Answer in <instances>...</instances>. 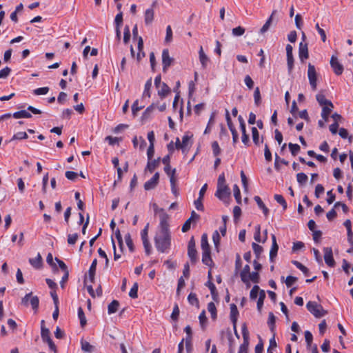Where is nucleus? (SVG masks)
<instances>
[{"label": "nucleus", "mask_w": 353, "mask_h": 353, "mask_svg": "<svg viewBox=\"0 0 353 353\" xmlns=\"http://www.w3.org/2000/svg\"><path fill=\"white\" fill-rule=\"evenodd\" d=\"M323 252H324V260L325 263L329 267H334L335 265V261L333 258V253H332V248H323Z\"/></svg>", "instance_id": "10"}, {"label": "nucleus", "mask_w": 353, "mask_h": 353, "mask_svg": "<svg viewBox=\"0 0 353 353\" xmlns=\"http://www.w3.org/2000/svg\"><path fill=\"white\" fill-rule=\"evenodd\" d=\"M202 262L208 266L212 265V260L210 256V250L203 251Z\"/></svg>", "instance_id": "26"}, {"label": "nucleus", "mask_w": 353, "mask_h": 353, "mask_svg": "<svg viewBox=\"0 0 353 353\" xmlns=\"http://www.w3.org/2000/svg\"><path fill=\"white\" fill-rule=\"evenodd\" d=\"M239 315V311L235 304L232 303L230 305V320L233 324L234 328L236 327L237 317Z\"/></svg>", "instance_id": "15"}, {"label": "nucleus", "mask_w": 353, "mask_h": 353, "mask_svg": "<svg viewBox=\"0 0 353 353\" xmlns=\"http://www.w3.org/2000/svg\"><path fill=\"white\" fill-rule=\"evenodd\" d=\"M154 108H155V106H154V103L149 105L143 112V113L142 114V119H147L150 116L151 113L153 112Z\"/></svg>", "instance_id": "48"}, {"label": "nucleus", "mask_w": 353, "mask_h": 353, "mask_svg": "<svg viewBox=\"0 0 353 353\" xmlns=\"http://www.w3.org/2000/svg\"><path fill=\"white\" fill-rule=\"evenodd\" d=\"M81 350L83 352H89V353H91L94 350V347L93 345H90V343H88V341H84L83 339L81 341Z\"/></svg>", "instance_id": "30"}, {"label": "nucleus", "mask_w": 353, "mask_h": 353, "mask_svg": "<svg viewBox=\"0 0 353 353\" xmlns=\"http://www.w3.org/2000/svg\"><path fill=\"white\" fill-rule=\"evenodd\" d=\"M245 29L241 26H238L232 29V34L235 37H239L244 34Z\"/></svg>", "instance_id": "61"}, {"label": "nucleus", "mask_w": 353, "mask_h": 353, "mask_svg": "<svg viewBox=\"0 0 353 353\" xmlns=\"http://www.w3.org/2000/svg\"><path fill=\"white\" fill-rule=\"evenodd\" d=\"M157 88L158 89V95L161 99L165 98L170 92V88L164 82H163L162 84L160 85V88Z\"/></svg>", "instance_id": "17"}, {"label": "nucleus", "mask_w": 353, "mask_h": 353, "mask_svg": "<svg viewBox=\"0 0 353 353\" xmlns=\"http://www.w3.org/2000/svg\"><path fill=\"white\" fill-rule=\"evenodd\" d=\"M289 149L291 152L292 155L296 156L300 151V146L296 143H290L288 144Z\"/></svg>", "instance_id": "46"}, {"label": "nucleus", "mask_w": 353, "mask_h": 353, "mask_svg": "<svg viewBox=\"0 0 353 353\" xmlns=\"http://www.w3.org/2000/svg\"><path fill=\"white\" fill-rule=\"evenodd\" d=\"M97 259H94L92 261L91 265L88 270L89 279L91 283H93L94 281V276H95V272H96V269H97Z\"/></svg>", "instance_id": "20"}, {"label": "nucleus", "mask_w": 353, "mask_h": 353, "mask_svg": "<svg viewBox=\"0 0 353 353\" xmlns=\"http://www.w3.org/2000/svg\"><path fill=\"white\" fill-rule=\"evenodd\" d=\"M30 304L34 312H37L39 305V299L37 296H32L30 299Z\"/></svg>", "instance_id": "35"}, {"label": "nucleus", "mask_w": 353, "mask_h": 353, "mask_svg": "<svg viewBox=\"0 0 353 353\" xmlns=\"http://www.w3.org/2000/svg\"><path fill=\"white\" fill-rule=\"evenodd\" d=\"M330 65L336 75H341L343 72V66L339 61L336 57L332 55L330 59Z\"/></svg>", "instance_id": "9"}, {"label": "nucleus", "mask_w": 353, "mask_h": 353, "mask_svg": "<svg viewBox=\"0 0 353 353\" xmlns=\"http://www.w3.org/2000/svg\"><path fill=\"white\" fill-rule=\"evenodd\" d=\"M152 88V79H149L145 84V87H144V91H143V97H148L150 98V89Z\"/></svg>", "instance_id": "33"}, {"label": "nucleus", "mask_w": 353, "mask_h": 353, "mask_svg": "<svg viewBox=\"0 0 353 353\" xmlns=\"http://www.w3.org/2000/svg\"><path fill=\"white\" fill-rule=\"evenodd\" d=\"M292 263L298 268L304 274L305 276H309L310 271L307 267L303 265L301 263L297 261H292Z\"/></svg>", "instance_id": "32"}, {"label": "nucleus", "mask_w": 353, "mask_h": 353, "mask_svg": "<svg viewBox=\"0 0 353 353\" xmlns=\"http://www.w3.org/2000/svg\"><path fill=\"white\" fill-rule=\"evenodd\" d=\"M13 117L15 119H21V118H30L32 115L27 110H23L18 112H16L13 114Z\"/></svg>", "instance_id": "31"}, {"label": "nucleus", "mask_w": 353, "mask_h": 353, "mask_svg": "<svg viewBox=\"0 0 353 353\" xmlns=\"http://www.w3.org/2000/svg\"><path fill=\"white\" fill-rule=\"evenodd\" d=\"M252 140L255 145H259V132L256 128H252Z\"/></svg>", "instance_id": "45"}, {"label": "nucleus", "mask_w": 353, "mask_h": 353, "mask_svg": "<svg viewBox=\"0 0 353 353\" xmlns=\"http://www.w3.org/2000/svg\"><path fill=\"white\" fill-rule=\"evenodd\" d=\"M276 317L272 312H270L268 315V325L270 329L273 331L275 325Z\"/></svg>", "instance_id": "49"}, {"label": "nucleus", "mask_w": 353, "mask_h": 353, "mask_svg": "<svg viewBox=\"0 0 353 353\" xmlns=\"http://www.w3.org/2000/svg\"><path fill=\"white\" fill-rule=\"evenodd\" d=\"M119 303L117 300L112 301L108 307V312L109 314L115 313L119 308Z\"/></svg>", "instance_id": "29"}, {"label": "nucleus", "mask_w": 353, "mask_h": 353, "mask_svg": "<svg viewBox=\"0 0 353 353\" xmlns=\"http://www.w3.org/2000/svg\"><path fill=\"white\" fill-rule=\"evenodd\" d=\"M11 69L9 67H6L0 70V79H6L10 74Z\"/></svg>", "instance_id": "60"}, {"label": "nucleus", "mask_w": 353, "mask_h": 353, "mask_svg": "<svg viewBox=\"0 0 353 353\" xmlns=\"http://www.w3.org/2000/svg\"><path fill=\"white\" fill-rule=\"evenodd\" d=\"M299 56L301 62H303L309 57L307 43L301 42L299 47Z\"/></svg>", "instance_id": "13"}, {"label": "nucleus", "mask_w": 353, "mask_h": 353, "mask_svg": "<svg viewBox=\"0 0 353 353\" xmlns=\"http://www.w3.org/2000/svg\"><path fill=\"white\" fill-rule=\"evenodd\" d=\"M296 179L298 183L303 185L307 183L308 177L305 173L300 172L296 174Z\"/></svg>", "instance_id": "39"}, {"label": "nucleus", "mask_w": 353, "mask_h": 353, "mask_svg": "<svg viewBox=\"0 0 353 353\" xmlns=\"http://www.w3.org/2000/svg\"><path fill=\"white\" fill-rule=\"evenodd\" d=\"M212 149L214 156L217 157L221 154V150L217 141H215L212 143Z\"/></svg>", "instance_id": "54"}, {"label": "nucleus", "mask_w": 353, "mask_h": 353, "mask_svg": "<svg viewBox=\"0 0 353 353\" xmlns=\"http://www.w3.org/2000/svg\"><path fill=\"white\" fill-rule=\"evenodd\" d=\"M49 91L48 87L39 88L33 90V93L35 95H44L46 94Z\"/></svg>", "instance_id": "56"}, {"label": "nucleus", "mask_w": 353, "mask_h": 353, "mask_svg": "<svg viewBox=\"0 0 353 353\" xmlns=\"http://www.w3.org/2000/svg\"><path fill=\"white\" fill-rule=\"evenodd\" d=\"M199 61L201 63V65L203 68H205L207 67V65L209 62V58L205 54L203 47L201 46L199 51Z\"/></svg>", "instance_id": "19"}, {"label": "nucleus", "mask_w": 353, "mask_h": 353, "mask_svg": "<svg viewBox=\"0 0 353 353\" xmlns=\"http://www.w3.org/2000/svg\"><path fill=\"white\" fill-rule=\"evenodd\" d=\"M306 307L316 318L323 317L327 314V311L323 308L322 305L314 301L307 302Z\"/></svg>", "instance_id": "2"}, {"label": "nucleus", "mask_w": 353, "mask_h": 353, "mask_svg": "<svg viewBox=\"0 0 353 353\" xmlns=\"http://www.w3.org/2000/svg\"><path fill=\"white\" fill-rule=\"evenodd\" d=\"M316 101H318V103L322 105V106H327V105H329L330 106L331 108H333V104L332 103L327 100L325 97L322 94H318L316 96Z\"/></svg>", "instance_id": "21"}, {"label": "nucleus", "mask_w": 353, "mask_h": 353, "mask_svg": "<svg viewBox=\"0 0 353 353\" xmlns=\"http://www.w3.org/2000/svg\"><path fill=\"white\" fill-rule=\"evenodd\" d=\"M41 336L44 343L48 341H50L51 339V337L49 329L45 327V326H41Z\"/></svg>", "instance_id": "27"}, {"label": "nucleus", "mask_w": 353, "mask_h": 353, "mask_svg": "<svg viewBox=\"0 0 353 353\" xmlns=\"http://www.w3.org/2000/svg\"><path fill=\"white\" fill-rule=\"evenodd\" d=\"M274 199L278 203L282 205L283 209L285 210L288 208L287 202L284 197L281 194H275Z\"/></svg>", "instance_id": "38"}, {"label": "nucleus", "mask_w": 353, "mask_h": 353, "mask_svg": "<svg viewBox=\"0 0 353 353\" xmlns=\"http://www.w3.org/2000/svg\"><path fill=\"white\" fill-rule=\"evenodd\" d=\"M160 158L148 160L146 169L152 172L159 165Z\"/></svg>", "instance_id": "25"}, {"label": "nucleus", "mask_w": 353, "mask_h": 353, "mask_svg": "<svg viewBox=\"0 0 353 353\" xmlns=\"http://www.w3.org/2000/svg\"><path fill=\"white\" fill-rule=\"evenodd\" d=\"M287 65L288 72L290 73L294 68V58L292 54V46L290 44L286 46Z\"/></svg>", "instance_id": "11"}, {"label": "nucleus", "mask_w": 353, "mask_h": 353, "mask_svg": "<svg viewBox=\"0 0 353 353\" xmlns=\"http://www.w3.org/2000/svg\"><path fill=\"white\" fill-rule=\"evenodd\" d=\"M252 248L253 249L254 254L256 255V259H259L263 250V248L256 243H252Z\"/></svg>", "instance_id": "40"}, {"label": "nucleus", "mask_w": 353, "mask_h": 353, "mask_svg": "<svg viewBox=\"0 0 353 353\" xmlns=\"http://www.w3.org/2000/svg\"><path fill=\"white\" fill-rule=\"evenodd\" d=\"M231 194L230 189L227 185H217L215 196L222 201L228 203Z\"/></svg>", "instance_id": "4"}, {"label": "nucleus", "mask_w": 353, "mask_h": 353, "mask_svg": "<svg viewBox=\"0 0 353 353\" xmlns=\"http://www.w3.org/2000/svg\"><path fill=\"white\" fill-rule=\"evenodd\" d=\"M208 310L210 313L212 319L214 320L216 319L217 316L216 308L215 304L213 302H210L208 304Z\"/></svg>", "instance_id": "37"}, {"label": "nucleus", "mask_w": 353, "mask_h": 353, "mask_svg": "<svg viewBox=\"0 0 353 353\" xmlns=\"http://www.w3.org/2000/svg\"><path fill=\"white\" fill-rule=\"evenodd\" d=\"M160 214H159V219H160V223H159V230H163V231H170L169 229V216L168 214L164 211L163 209L159 210Z\"/></svg>", "instance_id": "5"}, {"label": "nucleus", "mask_w": 353, "mask_h": 353, "mask_svg": "<svg viewBox=\"0 0 353 353\" xmlns=\"http://www.w3.org/2000/svg\"><path fill=\"white\" fill-rule=\"evenodd\" d=\"M254 201L256 202L259 208L263 210V212L265 216H267L269 214L268 208L265 205L259 196H255L254 197Z\"/></svg>", "instance_id": "24"}, {"label": "nucleus", "mask_w": 353, "mask_h": 353, "mask_svg": "<svg viewBox=\"0 0 353 353\" xmlns=\"http://www.w3.org/2000/svg\"><path fill=\"white\" fill-rule=\"evenodd\" d=\"M138 283H134V285H132V287L131 288L130 290V292H129V296L130 297H131L132 299H136L137 298L138 296Z\"/></svg>", "instance_id": "52"}, {"label": "nucleus", "mask_w": 353, "mask_h": 353, "mask_svg": "<svg viewBox=\"0 0 353 353\" xmlns=\"http://www.w3.org/2000/svg\"><path fill=\"white\" fill-rule=\"evenodd\" d=\"M220 235H219V233L217 230H215L214 232H213V234H212V240H213V242H214V246L217 248L219 245V243H220Z\"/></svg>", "instance_id": "64"}, {"label": "nucleus", "mask_w": 353, "mask_h": 353, "mask_svg": "<svg viewBox=\"0 0 353 353\" xmlns=\"http://www.w3.org/2000/svg\"><path fill=\"white\" fill-rule=\"evenodd\" d=\"M250 268L249 265H245L242 270V271L240 272V276L241 279V281L246 285L249 284V278L248 274L250 273Z\"/></svg>", "instance_id": "16"}, {"label": "nucleus", "mask_w": 353, "mask_h": 353, "mask_svg": "<svg viewBox=\"0 0 353 353\" xmlns=\"http://www.w3.org/2000/svg\"><path fill=\"white\" fill-rule=\"evenodd\" d=\"M77 239H78V234L77 233L68 235V243L70 245L75 244Z\"/></svg>", "instance_id": "63"}, {"label": "nucleus", "mask_w": 353, "mask_h": 353, "mask_svg": "<svg viewBox=\"0 0 353 353\" xmlns=\"http://www.w3.org/2000/svg\"><path fill=\"white\" fill-rule=\"evenodd\" d=\"M188 300L190 305L199 306V302L196 294L190 293L188 296Z\"/></svg>", "instance_id": "41"}, {"label": "nucleus", "mask_w": 353, "mask_h": 353, "mask_svg": "<svg viewBox=\"0 0 353 353\" xmlns=\"http://www.w3.org/2000/svg\"><path fill=\"white\" fill-rule=\"evenodd\" d=\"M179 308L178 305L176 303L174 306L172 313L171 314V319L174 321H177L179 316Z\"/></svg>", "instance_id": "59"}, {"label": "nucleus", "mask_w": 353, "mask_h": 353, "mask_svg": "<svg viewBox=\"0 0 353 353\" xmlns=\"http://www.w3.org/2000/svg\"><path fill=\"white\" fill-rule=\"evenodd\" d=\"M233 192H234V196L236 199V201L240 204L241 203V192L239 186L235 184L233 186Z\"/></svg>", "instance_id": "43"}, {"label": "nucleus", "mask_w": 353, "mask_h": 353, "mask_svg": "<svg viewBox=\"0 0 353 353\" xmlns=\"http://www.w3.org/2000/svg\"><path fill=\"white\" fill-rule=\"evenodd\" d=\"M78 317L80 321L81 326L84 327L87 323V320L84 312L81 307L78 308Z\"/></svg>", "instance_id": "36"}, {"label": "nucleus", "mask_w": 353, "mask_h": 353, "mask_svg": "<svg viewBox=\"0 0 353 353\" xmlns=\"http://www.w3.org/2000/svg\"><path fill=\"white\" fill-rule=\"evenodd\" d=\"M332 108L329 105H327V106H323V108H322V112H321V117H323V119L325 120V121H327V119H328V117L330 115V114L332 112Z\"/></svg>", "instance_id": "47"}, {"label": "nucleus", "mask_w": 353, "mask_h": 353, "mask_svg": "<svg viewBox=\"0 0 353 353\" xmlns=\"http://www.w3.org/2000/svg\"><path fill=\"white\" fill-rule=\"evenodd\" d=\"M32 295V292L26 294L25 296L21 299V304L23 306L28 307Z\"/></svg>", "instance_id": "62"}, {"label": "nucleus", "mask_w": 353, "mask_h": 353, "mask_svg": "<svg viewBox=\"0 0 353 353\" xmlns=\"http://www.w3.org/2000/svg\"><path fill=\"white\" fill-rule=\"evenodd\" d=\"M199 323L202 327V329H205L206 323H207V317L205 316V311H203L199 316Z\"/></svg>", "instance_id": "57"}, {"label": "nucleus", "mask_w": 353, "mask_h": 353, "mask_svg": "<svg viewBox=\"0 0 353 353\" xmlns=\"http://www.w3.org/2000/svg\"><path fill=\"white\" fill-rule=\"evenodd\" d=\"M254 99L255 105L258 106L261 103V101L260 90L258 87H256L254 90Z\"/></svg>", "instance_id": "53"}, {"label": "nucleus", "mask_w": 353, "mask_h": 353, "mask_svg": "<svg viewBox=\"0 0 353 353\" xmlns=\"http://www.w3.org/2000/svg\"><path fill=\"white\" fill-rule=\"evenodd\" d=\"M265 298V291L261 290L259 292V299L257 301V304H256L257 310L259 312L261 311V308L263 305V301H264Z\"/></svg>", "instance_id": "34"}, {"label": "nucleus", "mask_w": 353, "mask_h": 353, "mask_svg": "<svg viewBox=\"0 0 353 353\" xmlns=\"http://www.w3.org/2000/svg\"><path fill=\"white\" fill-rule=\"evenodd\" d=\"M188 255L190 257L192 263H195L197 259V252L195 246V241L194 237H192L188 242Z\"/></svg>", "instance_id": "7"}, {"label": "nucleus", "mask_w": 353, "mask_h": 353, "mask_svg": "<svg viewBox=\"0 0 353 353\" xmlns=\"http://www.w3.org/2000/svg\"><path fill=\"white\" fill-rule=\"evenodd\" d=\"M241 332L243 342L240 345L238 353H248L250 343V334L245 323L242 325Z\"/></svg>", "instance_id": "3"}, {"label": "nucleus", "mask_w": 353, "mask_h": 353, "mask_svg": "<svg viewBox=\"0 0 353 353\" xmlns=\"http://www.w3.org/2000/svg\"><path fill=\"white\" fill-rule=\"evenodd\" d=\"M276 10H273V12H272L270 17L268 19V20L266 21L265 24L261 28L260 33L264 34L265 32H266L269 30V28H270V27L271 26V23L272 22L273 16L276 14Z\"/></svg>", "instance_id": "23"}, {"label": "nucleus", "mask_w": 353, "mask_h": 353, "mask_svg": "<svg viewBox=\"0 0 353 353\" xmlns=\"http://www.w3.org/2000/svg\"><path fill=\"white\" fill-rule=\"evenodd\" d=\"M157 250L162 253L166 252L171 245V234L170 231L159 230L154 237Z\"/></svg>", "instance_id": "1"}, {"label": "nucleus", "mask_w": 353, "mask_h": 353, "mask_svg": "<svg viewBox=\"0 0 353 353\" xmlns=\"http://www.w3.org/2000/svg\"><path fill=\"white\" fill-rule=\"evenodd\" d=\"M261 290H260L258 285H254L252 289L250 291V297L252 300H255L258 295L259 296V292Z\"/></svg>", "instance_id": "44"}, {"label": "nucleus", "mask_w": 353, "mask_h": 353, "mask_svg": "<svg viewBox=\"0 0 353 353\" xmlns=\"http://www.w3.org/2000/svg\"><path fill=\"white\" fill-rule=\"evenodd\" d=\"M28 134L25 132H19L14 134L12 138V140H21L28 139Z\"/></svg>", "instance_id": "55"}, {"label": "nucleus", "mask_w": 353, "mask_h": 353, "mask_svg": "<svg viewBox=\"0 0 353 353\" xmlns=\"http://www.w3.org/2000/svg\"><path fill=\"white\" fill-rule=\"evenodd\" d=\"M191 139V136H189L188 134H185L182 137V150L183 152H185L187 148L189 147L190 141Z\"/></svg>", "instance_id": "50"}, {"label": "nucleus", "mask_w": 353, "mask_h": 353, "mask_svg": "<svg viewBox=\"0 0 353 353\" xmlns=\"http://www.w3.org/2000/svg\"><path fill=\"white\" fill-rule=\"evenodd\" d=\"M154 10L152 8H148L145 12L144 20L147 25L150 24L154 19Z\"/></svg>", "instance_id": "22"}, {"label": "nucleus", "mask_w": 353, "mask_h": 353, "mask_svg": "<svg viewBox=\"0 0 353 353\" xmlns=\"http://www.w3.org/2000/svg\"><path fill=\"white\" fill-rule=\"evenodd\" d=\"M159 173L156 172L153 176L144 183V189L145 190H153L159 183Z\"/></svg>", "instance_id": "12"}, {"label": "nucleus", "mask_w": 353, "mask_h": 353, "mask_svg": "<svg viewBox=\"0 0 353 353\" xmlns=\"http://www.w3.org/2000/svg\"><path fill=\"white\" fill-rule=\"evenodd\" d=\"M307 77L312 88L315 90L316 89V72L314 65L311 63L308 64Z\"/></svg>", "instance_id": "6"}, {"label": "nucleus", "mask_w": 353, "mask_h": 353, "mask_svg": "<svg viewBox=\"0 0 353 353\" xmlns=\"http://www.w3.org/2000/svg\"><path fill=\"white\" fill-rule=\"evenodd\" d=\"M29 263L33 268L39 269L42 266V257L41 254L38 253L35 258L30 259Z\"/></svg>", "instance_id": "18"}, {"label": "nucleus", "mask_w": 353, "mask_h": 353, "mask_svg": "<svg viewBox=\"0 0 353 353\" xmlns=\"http://www.w3.org/2000/svg\"><path fill=\"white\" fill-rule=\"evenodd\" d=\"M174 59L170 56L169 50L164 49L162 52L163 71L165 72L168 68L172 65Z\"/></svg>", "instance_id": "8"}, {"label": "nucleus", "mask_w": 353, "mask_h": 353, "mask_svg": "<svg viewBox=\"0 0 353 353\" xmlns=\"http://www.w3.org/2000/svg\"><path fill=\"white\" fill-rule=\"evenodd\" d=\"M125 243H126L127 246L129 248V250L131 252H133L134 250V247L133 241L131 239V236L129 233H128L125 235Z\"/></svg>", "instance_id": "42"}, {"label": "nucleus", "mask_w": 353, "mask_h": 353, "mask_svg": "<svg viewBox=\"0 0 353 353\" xmlns=\"http://www.w3.org/2000/svg\"><path fill=\"white\" fill-rule=\"evenodd\" d=\"M249 281H252L253 283H258L259 282V274L256 272H252L250 273L248 275ZM248 287L250 286V283L247 285Z\"/></svg>", "instance_id": "51"}, {"label": "nucleus", "mask_w": 353, "mask_h": 353, "mask_svg": "<svg viewBox=\"0 0 353 353\" xmlns=\"http://www.w3.org/2000/svg\"><path fill=\"white\" fill-rule=\"evenodd\" d=\"M272 247H271V249L270 251V261L271 262H273L274 258L277 255L279 245L276 243V236L274 234H272Z\"/></svg>", "instance_id": "14"}, {"label": "nucleus", "mask_w": 353, "mask_h": 353, "mask_svg": "<svg viewBox=\"0 0 353 353\" xmlns=\"http://www.w3.org/2000/svg\"><path fill=\"white\" fill-rule=\"evenodd\" d=\"M201 247L202 251L210 250V245L208 240V235L206 234H203L201 239Z\"/></svg>", "instance_id": "28"}, {"label": "nucleus", "mask_w": 353, "mask_h": 353, "mask_svg": "<svg viewBox=\"0 0 353 353\" xmlns=\"http://www.w3.org/2000/svg\"><path fill=\"white\" fill-rule=\"evenodd\" d=\"M143 108V106H139V100H136L132 105V112L134 117L137 116V112Z\"/></svg>", "instance_id": "58"}]
</instances>
